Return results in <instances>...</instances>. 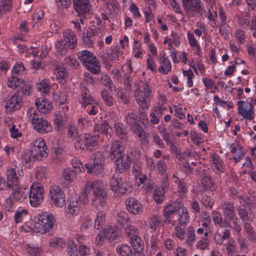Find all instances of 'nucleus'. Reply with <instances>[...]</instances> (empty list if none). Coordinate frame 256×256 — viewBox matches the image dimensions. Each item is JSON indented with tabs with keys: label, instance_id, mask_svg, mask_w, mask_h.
Here are the masks:
<instances>
[{
	"label": "nucleus",
	"instance_id": "f257e3e1",
	"mask_svg": "<svg viewBox=\"0 0 256 256\" xmlns=\"http://www.w3.org/2000/svg\"><path fill=\"white\" fill-rule=\"evenodd\" d=\"M90 190H92V204L95 207H104L106 204L108 196L104 190L103 184L101 182L98 180L88 182L86 185L84 192L80 196V198L85 199L88 198Z\"/></svg>",
	"mask_w": 256,
	"mask_h": 256
},
{
	"label": "nucleus",
	"instance_id": "f03ea898",
	"mask_svg": "<svg viewBox=\"0 0 256 256\" xmlns=\"http://www.w3.org/2000/svg\"><path fill=\"white\" fill-rule=\"evenodd\" d=\"M26 116L29 118L33 128L38 132L45 134L52 130V127L50 124L34 108H28Z\"/></svg>",
	"mask_w": 256,
	"mask_h": 256
},
{
	"label": "nucleus",
	"instance_id": "7ed1b4c3",
	"mask_svg": "<svg viewBox=\"0 0 256 256\" xmlns=\"http://www.w3.org/2000/svg\"><path fill=\"white\" fill-rule=\"evenodd\" d=\"M77 46V38L74 32L67 30L64 32L63 38L56 44V51L61 55L68 54L70 50H72Z\"/></svg>",
	"mask_w": 256,
	"mask_h": 256
},
{
	"label": "nucleus",
	"instance_id": "20e7f679",
	"mask_svg": "<svg viewBox=\"0 0 256 256\" xmlns=\"http://www.w3.org/2000/svg\"><path fill=\"white\" fill-rule=\"evenodd\" d=\"M78 57L86 68L94 74L100 72V64L96 56L88 50H83L78 52Z\"/></svg>",
	"mask_w": 256,
	"mask_h": 256
},
{
	"label": "nucleus",
	"instance_id": "39448f33",
	"mask_svg": "<svg viewBox=\"0 0 256 256\" xmlns=\"http://www.w3.org/2000/svg\"><path fill=\"white\" fill-rule=\"evenodd\" d=\"M99 137V134L92 136L85 134L76 140L74 147L78 150H82L89 152L95 150L98 148Z\"/></svg>",
	"mask_w": 256,
	"mask_h": 256
},
{
	"label": "nucleus",
	"instance_id": "423d86ee",
	"mask_svg": "<svg viewBox=\"0 0 256 256\" xmlns=\"http://www.w3.org/2000/svg\"><path fill=\"white\" fill-rule=\"evenodd\" d=\"M182 8L189 17L200 14L202 16L206 13L204 4L200 0H182Z\"/></svg>",
	"mask_w": 256,
	"mask_h": 256
},
{
	"label": "nucleus",
	"instance_id": "0eeeda50",
	"mask_svg": "<svg viewBox=\"0 0 256 256\" xmlns=\"http://www.w3.org/2000/svg\"><path fill=\"white\" fill-rule=\"evenodd\" d=\"M105 158L102 152H96L91 156L88 163L86 164L84 166L88 174H99L104 169Z\"/></svg>",
	"mask_w": 256,
	"mask_h": 256
},
{
	"label": "nucleus",
	"instance_id": "6e6552de",
	"mask_svg": "<svg viewBox=\"0 0 256 256\" xmlns=\"http://www.w3.org/2000/svg\"><path fill=\"white\" fill-rule=\"evenodd\" d=\"M110 189L112 191L122 195L128 194L132 190V184L128 182H122L119 174H114L110 179Z\"/></svg>",
	"mask_w": 256,
	"mask_h": 256
},
{
	"label": "nucleus",
	"instance_id": "1a4fd4ad",
	"mask_svg": "<svg viewBox=\"0 0 256 256\" xmlns=\"http://www.w3.org/2000/svg\"><path fill=\"white\" fill-rule=\"evenodd\" d=\"M30 204L34 207H38L42 202L44 189L40 184L34 183L29 190Z\"/></svg>",
	"mask_w": 256,
	"mask_h": 256
},
{
	"label": "nucleus",
	"instance_id": "9d476101",
	"mask_svg": "<svg viewBox=\"0 0 256 256\" xmlns=\"http://www.w3.org/2000/svg\"><path fill=\"white\" fill-rule=\"evenodd\" d=\"M49 196L56 206L62 208L65 204V194L60 186H50L49 188Z\"/></svg>",
	"mask_w": 256,
	"mask_h": 256
},
{
	"label": "nucleus",
	"instance_id": "9b49d317",
	"mask_svg": "<svg viewBox=\"0 0 256 256\" xmlns=\"http://www.w3.org/2000/svg\"><path fill=\"white\" fill-rule=\"evenodd\" d=\"M44 140L42 138L37 139L33 142L30 151L36 160H40L48 156Z\"/></svg>",
	"mask_w": 256,
	"mask_h": 256
},
{
	"label": "nucleus",
	"instance_id": "f8f14e48",
	"mask_svg": "<svg viewBox=\"0 0 256 256\" xmlns=\"http://www.w3.org/2000/svg\"><path fill=\"white\" fill-rule=\"evenodd\" d=\"M54 222L55 219L54 216L48 212L40 214L38 217V228H41L44 233L51 229Z\"/></svg>",
	"mask_w": 256,
	"mask_h": 256
},
{
	"label": "nucleus",
	"instance_id": "ddd939ff",
	"mask_svg": "<svg viewBox=\"0 0 256 256\" xmlns=\"http://www.w3.org/2000/svg\"><path fill=\"white\" fill-rule=\"evenodd\" d=\"M73 4L78 16L86 18L90 9L89 0H73Z\"/></svg>",
	"mask_w": 256,
	"mask_h": 256
},
{
	"label": "nucleus",
	"instance_id": "4468645a",
	"mask_svg": "<svg viewBox=\"0 0 256 256\" xmlns=\"http://www.w3.org/2000/svg\"><path fill=\"white\" fill-rule=\"evenodd\" d=\"M180 206L175 203L166 206L163 210L164 222L166 224H170L174 216L180 213Z\"/></svg>",
	"mask_w": 256,
	"mask_h": 256
},
{
	"label": "nucleus",
	"instance_id": "2eb2a0df",
	"mask_svg": "<svg viewBox=\"0 0 256 256\" xmlns=\"http://www.w3.org/2000/svg\"><path fill=\"white\" fill-rule=\"evenodd\" d=\"M128 211L134 215L141 214L143 212V207L140 202L134 198H126L125 202Z\"/></svg>",
	"mask_w": 256,
	"mask_h": 256
},
{
	"label": "nucleus",
	"instance_id": "dca6fc26",
	"mask_svg": "<svg viewBox=\"0 0 256 256\" xmlns=\"http://www.w3.org/2000/svg\"><path fill=\"white\" fill-rule=\"evenodd\" d=\"M22 98L20 96L14 94L6 101L4 106L6 112H12L19 110L22 106Z\"/></svg>",
	"mask_w": 256,
	"mask_h": 256
},
{
	"label": "nucleus",
	"instance_id": "f3484780",
	"mask_svg": "<svg viewBox=\"0 0 256 256\" xmlns=\"http://www.w3.org/2000/svg\"><path fill=\"white\" fill-rule=\"evenodd\" d=\"M245 104H246V102L243 100H239L238 102V114L244 118L248 120H252L254 118L253 116L254 112L252 111L254 106L252 104H249V108L248 110H247L248 108V104L246 103V104L244 105Z\"/></svg>",
	"mask_w": 256,
	"mask_h": 256
},
{
	"label": "nucleus",
	"instance_id": "a211bd4d",
	"mask_svg": "<svg viewBox=\"0 0 256 256\" xmlns=\"http://www.w3.org/2000/svg\"><path fill=\"white\" fill-rule=\"evenodd\" d=\"M116 168L120 173L126 172L128 170L131 164L130 157L128 155L124 154L120 158L114 160Z\"/></svg>",
	"mask_w": 256,
	"mask_h": 256
},
{
	"label": "nucleus",
	"instance_id": "6ab92c4d",
	"mask_svg": "<svg viewBox=\"0 0 256 256\" xmlns=\"http://www.w3.org/2000/svg\"><path fill=\"white\" fill-rule=\"evenodd\" d=\"M97 30L96 28H88L86 33H82L81 37L84 44L86 47L91 48L95 40H96V34Z\"/></svg>",
	"mask_w": 256,
	"mask_h": 256
},
{
	"label": "nucleus",
	"instance_id": "aec40b11",
	"mask_svg": "<svg viewBox=\"0 0 256 256\" xmlns=\"http://www.w3.org/2000/svg\"><path fill=\"white\" fill-rule=\"evenodd\" d=\"M68 118V114H64L62 112H58L56 114L54 121V127L56 131L62 132L64 130Z\"/></svg>",
	"mask_w": 256,
	"mask_h": 256
},
{
	"label": "nucleus",
	"instance_id": "412c9836",
	"mask_svg": "<svg viewBox=\"0 0 256 256\" xmlns=\"http://www.w3.org/2000/svg\"><path fill=\"white\" fill-rule=\"evenodd\" d=\"M13 190L12 196L14 199L19 202H23L26 198L29 192L27 188H23L16 186H11Z\"/></svg>",
	"mask_w": 256,
	"mask_h": 256
},
{
	"label": "nucleus",
	"instance_id": "4be33fe9",
	"mask_svg": "<svg viewBox=\"0 0 256 256\" xmlns=\"http://www.w3.org/2000/svg\"><path fill=\"white\" fill-rule=\"evenodd\" d=\"M222 207L224 218L228 220H238L234 203L226 202L222 204Z\"/></svg>",
	"mask_w": 256,
	"mask_h": 256
},
{
	"label": "nucleus",
	"instance_id": "5701e85b",
	"mask_svg": "<svg viewBox=\"0 0 256 256\" xmlns=\"http://www.w3.org/2000/svg\"><path fill=\"white\" fill-rule=\"evenodd\" d=\"M124 146L122 142L116 140L114 142L111 146L109 153V157L110 160H114L116 158H120L123 155Z\"/></svg>",
	"mask_w": 256,
	"mask_h": 256
},
{
	"label": "nucleus",
	"instance_id": "b1692460",
	"mask_svg": "<svg viewBox=\"0 0 256 256\" xmlns=\"http://www.w3.org/2000/svg\"><path fill=\"white\" fill-rule=\"evenodd\" d=\"M130 240L136 256H144L142 251L144 250V244L141 238L138 235L134 238H130Z\"/></svg>",
	"mask_w": 256,
	"mask_h": 256
},
{
	"label": "nucleus",
	"instance_id": "393cba45",
	"mask_svg": "<svg viewBox=\"0 0 256 256\" xmlns=\"http://www.w3.org/2000/svg\"><path fill=\"white\" fill-rule=\"evenodd\" d=\"M237 210L240 218L243 222L252 221L254 218L251 208H244L240 206L238 208Z\"/></svg>",
	"mask_w": 256,
	"mask_h": 256
},
{
	"label": "nucleus",
	"instance_id": "a878e982",
	"mask_svg": "<svg viewBox=\"0 0 256 256\" xmlns=\"http://www.w3.org/2000/svg\"><path fill=\"white\" fill-rule=\"evenodd\" d=\"M82 202L81 200L77 199L76 197H72L68 206L67 210L72 214H77L79 212Z\"/></svg>",
	"mask_w": 256,
	"mask_h": 256
},
{
	"label": "nucleus",
	"instance_id": "bb28decb",
	"mask_svg": "<svg viewBox=\"0 0 256 256\" xmlns=\"http://www.w3.org/2000/svg\"><path fill=\"white\" fill-rule=\"evenodd\" d=\"M104 236L112 242L118 236L119 232L115 226H108L104 228L102 230Z\"/></svg>",
	"mask_w": 256,
	"mask_h": 256
},
{
	"label": "nucleus",
	"instance_id": "cd10ccee",
	"mask_svg": "<svg viewBox=\"0 0 256 256\" xmlns=\"http://www.w3.org/2000/svg\"><path fill=\"white\" fill-rule=\"evenodd\" d=\"M7 185L6 186L10 188L11 186L18 185V178L14 169L10 168L6 170Z\"/></svg>",
	"mask_w": 256,
	"mask_h": 256
},
{
	"label": "nucleus",
	"instance_id": "c85d7f7f",
	"mask_svg": "<svg viewBox=\"0 0 256 256\" xmlns=\"http://www.w3.org/2000/svg\"><path fill=\"white\" fill-rule=\"evenodd\" d=\"M116 93V96L118 101L124 104H128L130 102V96L122 88H116L113 89Z\"/></svg>",
	"mask_w": 256,
	"mask_h": 256
},
{
	"label": "nucleus",
	"instance_id": "c756f323",
	"mask_svg": "<svg viewBox=\"0 0 256 256\" xmlns=\"http://www.w3.org/2000/svg\"><path fill=\"white\" fill-rule=\"evenodd\" d=\"M125 119L126 123L129 125L132 130H138L140 128V125L138 123V116L134 112L128 113Z\"/></svg>",
	"mask_w": 256,
	"mask_h": 256
},
{
	"label": "nucleus",
	"instance_id": "7c9ffc66",
	"mask_svg": "<svg viewBox=\"0 0 256 256\" xmlns=\"http://www.w3.org/2000/svg\"><path fill=\"white\" fill-rule=\"evenodd\" d=\"M80 102L85 108H86L90 104H92L94 102L92 96L90 95L88 89L84 88L82 90Z\"/></svg>",
	"mask_w": 256,
	"mask_h": 256
},
{
	"label": "nucleus",
	"instance_id": "2f4dec72",
	"mask_svg": "<svg viewBox=\"0 0 256 256\" xmlns=\"http://www.w3.org/2000/svg\"><path fill=\"white\" fill-rule=\"evenodd\" d=\"M55 72L58 82L62 84H66L68 80V73L66 70L62 66L58 67L56 69Z\"/></svg>",
	"mask_w": 256,
	"mask_h": 256
},
{
	"label": "nucleus",
	"instance_id": "473e14b6",
	"mask_svg": "<svg viewBox=\"0 0 256 256\" xmlns=\"http://www.w3.org/2000/svg\"><path fill=\"white\" fill-rule=\"evenodd\" d=\"M35 104L38 110L36 111L39 112L40 114L41 113L46 114L52 108L48 102L45 100H40V98L37 99Z\"/></svg>",
	"mask_w": 256,
	"mask_h": 256
},
{
	"label": "nucleus",
	"instance_id": "72a5a7b5",
	"mask_svg": "<svg viewBox=\"0 0 256 256\" xmlns=\"http://www.w3.org/2000/svg\"><path fill=\"white\" fill-rule=\"evenodd\" d=\"M51 87L50 82L48 78H44L39 80L36 84V90L40 92L47 94L49 92Z\"/></svg>",
	"mask_w": 256,
	"mask_h": 256
},
{
	"label": "nucleus",
	"instance_id": "f704fd0d",
	"mask_svg": "<svg viewBox=\"0 0 256 256\" xmlns=\"http://www.w3.org/2000/svg\"><path fill=\"white\" fill-rule=\"evenodd\" d=\"M160 66L158 69L160 72H162L164 74H168V72L171 71V63L168 58L161 56L160 58Z\"/></svg>",
	"mask_w": 256,
	"mask_h": 256
},
{
	"label": "nucleus",
	"instance_id": "c9c22d12",
	"mask_svg": "<svg viewBox=\"0 0 256 256\" xmlns=\"http://www.w3.org/2000/svg\"><path fill=\"white\" fill-rule=\"evenodd\" d=\"M116 251L120 256H136L132 254V251L130 246L122 244L117 246Z\"/></svg>",
	"mask_w": 256,
	"mask_h": 256
},
{
	"label": "nucleus",
	"instance_id": "e433bc0d",
	"mask_svg": "<svg viewBox=\"0 0 256 256\" xmlns=\"http://www.w3.org/2000/svg\"><path fill=\"white\" fill-rule=\"evenodd\" d=\"M200 176L202 177L201 182L203 186L206 189L212 190L214 182L210 174L206 170H203Z\"/></svg>",
	"mask_w": 256,
	"mask_h": 256
},
{
	"label": "nucleus",
	"instance_id": "4c0bfd02",
	"mask_svg": "<svg viewBox=\"0 0 256 256\" xmlns=\"http://www.w3.org/2000/svg\"><path fill=\"white\" fill-rule=\"evenodd\" d=\"M22 160L25 164L26 166L29 167L36 160L33 156L30 150H26L22 154Z\"/></svg>",
	"mask_w": 256,
	"mask_h": 256
},
{
	"label": "nucleus",
	"instance_id": "58836bf2",
	"mask_svg": "<svg viewBox=\"0 0 256 256\" xmlns=\"http://www.w3.org/2000/svg\"><path fill=\"white\" fill-rule=\"evenodd\" d=\"M135 96L137 102L142 109L148 108L150 102L149 100L150 98H146L144 96H143L142 92H138Z\"/></svg>",
	"mask_w": 256,
	"mask_h": 256
},
{
	"label": "nucleus",
	"instance_id": "ea45409f",
	"mask_svg": "<svg viewBox=\"0 0 256 256\" xmlns=\"http://www.w3.org/2000/svg\"><path fill=\"white\" fill-rule=\"evenodd\" d=\"M130 220L128 214L125 212H120L116 214L117 224L120 227H123Z\"/></svg>",
	"mask_w": 256,
	"mask_h": 256
},
{
	"label": "nucleus",
	"instance_id": "a19ab883",
	"mask_svg": "<svg viewBox=\"0 0 256 256\" xmlns=\"http://www.w3.org/2000/svg\"><path fill=\"white\" fill-rule=\"evenodd\" d=\"M109 128L110 126L108 122L105 120L101 124H96L94 127V130L95 131L98 132H100V134H98L100 135V134L108 137Z\"/></svg>",
	"mask_w": 256,
	"mask_h": 256
},
{
	"label": "nucleus",
	"instance_id": "79ce46f5",
	"mask_svg": "<svg viewBox=\"0 0 256 256\" xmlns=\"http://www.w3.org/2000/svg\"><path fill=\"white\" fill-rule=\"evenodd\" d=\"M67 129L68 136L72 140L76 139L77 140L80 136H82L79 134L77 126L75 124H70L68 125Z\"/></svg>",
	"mask_w": 256,
	"mask_h": 256
},
{
	"label": "nucleus",
	"instance_id": "37998d69",
	"mask_svg": "<svg viewBox=\"0 0 256 256\" xmlns=\"http://www.w3.org/2000/svg\"><path fill=\"white\" fill-rule=\"evenodd\" d=\"M114 128L116 133L122 139L127 134V130L123 124L120 122L116 123L114 124Z\"/></svg>",
	"mask_w": 256,
	"mask_h": 256
},
{
	"label": "nucleus",
	"instance_id": "c03bdc74",
	"mask_svg": "<svg viewBox=\"0 0 256 256\" xmlns=\"http://www.w3.org/2000/svg\"><path fill=\"white\" fill-rule=\"evenodd\" d=\"M62 176L66 181L72 182L76 179L77 174L69 168L63 170Z\"/></svg>",
	"mask_w": 256,
	"mask_h": 256
},
{
	"label": "nucleus",
	"instance_id": "a18cd8bd",
	"mask_svg": "<svg viewBox=\"0 0 256 256\" xmlns=\"http://www.w3.org/2000/svg\"><path fill=\"white\" fill-rule=\"evenodd\" d=\"M100 94L106 105L108 106H111L114 105V98L106 89H104L102 90L100 92Z\"/></svg>",
	"mask_w": 256,
	"mask_h": 256
},
{
	"label": "nucleus",
	"instance_id": "49530a36",
	"mask_svg": "<svg viewBox=\"0 0 256 256\" xmlns=\"http://www.w3.org/2000/svg\"><path fill=\"white\" fill-rule=\"evenodd\" d=\"M24 80L19 78L16 76H12L10 77L7 82L8 86L12 89H16L18 87H20L21 83L23 82Z\"/></svg>",
	"mask_w": 256,
	"mask_h": 256
},
{
	"label": "nucleus",
	"instance_id": "de8ad7c7",
	"mask_svg": "<svg viewBox=\"0 0 256 256\" xmlns=\"http://www.w3.org/2000/svg\"><path fill=\"white\" fill-rule=\"evenodd\" d=\"M100 82L106 87L108 88L110 91H112V88H116V86L114 84L110 76L108 74H102Z\"/></svg>",
	"mask_w": 256,
	"mask_h": 256
},
{
	"label": "nucleus",
	"instance_id": "09e8293b",
	"mask_svg": "<svg viewBox=\"0 0 256 256\" xmlns=\"http://www.w3.org/2000/svg\"><path fill=\"white\" fill-rule=\"evenodd\" d=\"M124 232L125 234L130 238L138 236L139 231L135 226L128 224L124 229Z\"/></svg>",
	"mask_w": 256,
	"mask_h": 256
},
{
	"label": "nucleus",
	"instance_id": "8fccbe9b",
	"mask_svg": "<svg viewBox=\"0 0 256 256\" xmlns=\"http://www.w3.org/2000/svg\"><path fill=\"white\" fill-rule=\"evenodd\" d=\"M178 214V223L180 225L184 226L189 222L190 216L186 208H182V212Z\"/></svg>",
	"mask_w": 256,
	"mask_h": 256
},
{
	"label": "nucleus",
	"instance_id": "3c124183",
	"mask_svg": "<svg viewBox=\"0 0 256 256\" xmlns=\"http://www.w3.org/2000/svg\"><path fill=\"white\" fill-rule=\"evenodd\" d=\"M235 244L234 240L232 238H231L228 240V242L224 244V246H226V251L228 256H232L235 252L236 249Z\"/></svg>",
	"mask_w": 256,
	"mask_h": 256
},
{
	"label": "nucleus",
	"instance_id": "603ef678",
	"mask_svg": "<svg viewBox=\"0 0 256 256\" xmlns=\"http://www.w3.org/2000/svg\"><path fill=\"white\" fill-rule=\"evenodd\" d=\"M196 240L195 230L192 226L188 228V233L186 235V244L189 246H192Z\"/></svg>",
	"mask_w": 256,
	"mask_h": 256
},
{
	"label": "nucleus",
	"instance_id": "864d4df0",
	"mask_svg": "<svg viewBox=\"0 0 256 256\" xmlns=\"http://www.w3.org/2000/svg\"><path fill=\"white\" fill-rule=\"evenodd\" d=\"M50 246L52 247L64 248L66 246V243L64 240L60 238L54 237L51 238L49 240Z\"/></svg>",
	"mask_w": 256,
	"mask_h": 256
},
{
	"label": "nucleus",
	"instance_id": "5fc2aeb1",
	"mask_svg": "<svg viewBox=\"0 0 256 256\" xmlns=\"http://www.w3.org/2000/svg\"><path fill=\"white\" fill-rule=\"evenodd\" d=\"M122 52L120 51V49L118 47H114L113 48L110 50L108 53V56L112 60H118L119 57L122 56Z\"/></svg>",
	"mask_w": 256,
	"mask_h": 256
},
{
	"label": "nucleus",
	"instance_id": "6e6d98bb",
	"mask_svg": "<svg viewBox=\"0 0 256 256\" xmlns=\"http://www.w3.org/2000/svg\"><path fill=\"white\" fill-rule=\"evenodd\" d=\"M47 174L46 168L44 167H38L36 171V176L40 180H46Z\"/></svg>",
	"mask_w": 256,
	"mask_h": 256
},
{
	"label": "nucleus",
	"instance_id": "4d7b16f0",
	"mask_svg": "<svg viewBox=\"0 0 256 256\" xmlns=\"http://www.w3.org/2000/svg\"><path fill=\"white\" fill-rule=\"evenodd\" d=\"M201 202L203 204L204 206L208 209H211L214 204V200L211 197L206 194L202 196V198L201 200Z\"/></svg>",
	"mask_w": 256,
	"mask_h": 256
},
{
	"label": "nucleus",
	"instance_id": "13d9d810",
	"mask_svg": "<svg viewBox=\"0 0 256 256\" xmlns=\"http://www.w3.org/2000/svg\"><path fill=\"white\" fill-rule=\"evenodd\" d=\"M28 214L26 210L20 209L18 210L14 214V220L16 223H19L22 221L24 218H25Z\"/></svg>",
	"mask_w": 256,
	"mask_h": 256
},
{
	"label": "nucleus",
	"instance_id": "bf43d9fd",
	"mask_svg": "<svg viewBox=\"0 0 256 256\" xmlns=\"http://www.w3.org/2000/svg\"><path fill=\"white\" fill-rule=\"evenodd\" d=\"M211 162L212 163V167L215 168L216 172H222V166L220 162V158L216 155L211 156Z\"/></svg>",
	"mask_w": 256,
	"mask_h": 256
},
{
	"label": "nucleus",
	"instance_id": "052dcab7",
	"mask_svg": "<svg viewBox=\"0 0 256 256\" xmlns=\"http://www.w3.org/2000/svg\"><path fill=\"white\" fill-rule=\"evenodd\" d=\"M31 86L30 85L26 84L24 80L22 83H21L20 86L19 87V89L18 90V92L20 93V92L26 96H28L30 93Z\"/></svg>",
	"mask_w": 256,
	"mask_h": 256
},
{
	"label": "nucleus",
	"instance_id": "680f3d73",
	"mask_svg": "<svg viewBox=\"0 0 256 256\" xmlns=\"http://www.w3.org/2000/svg\"><path fill=\"white\" fill-rule=\"evenodd\" d=\"M26 68L22 62H18L14 65L12 72L13 74H22L24 73Z\"/></svg>",
	"mask_w": 256,
	"mask_h": 256
},
{
	"label": "nucleus",
	"instance_id": "e2e57ef3",
	"mask_svg": "<svg viewBox=\"0 0 256 256\" xmlns=\"http://www.w3.org/2000/svg\"><path fill=\"white\" fill-rule=\"evenodd\" d=\"M212 220L216 225L219 226L222 224V218L221 214L218 211L213 210L212 212Z\"/></svg>",
	"mask_w": 256,
	"mask_h": 256
},
{
	"label": "nucleus",
	"instance_id": "0e129e2a",
	"mask_svg": "<svg viewBox=\"0 0 256 256\" xmlns=\"http://www.w3.org/2000/svg\"><path fill=\"white\" fill-rule=\"evenodd\" d=\"M178 188L179 196L182 198L184 197L188 192L186 184L183 181L180 180Z\"/></svg>",
	"mask_w": 256,
	"mask_h": 256
},
{
	"label": "nucleus",
	"instance_id": "69168bd1",
	"mask_svg": "<svg viewBox=\"0 0 256 256\" xmlns=\"http://www.w3.org/2000/svg\"><path fill=\"white\" fill-rule=\"evenodd\" d=\"M68 251L70 256H78L76 246L72 242H68Z\"/></svg>",
	"mask_w": 256,
	"mask_h": 256
},
{
	"label": "nucleus",
	"instance_id": "338daca9",
	"mask_svg": "<svg viewBox=\"0 0 256 256\" xmlns=\"http://www.w3.org/2000/svg\"><path fill=\"white\" fill-rule=\"evenodd\" d=\"M72 168H70L74 170V172H76L77 174L80 172L82 170H84L83 165L79 160H74L72 162Z\"/></svg>",
	"mask_w": 256,
	"mask_h": 256
},
{
	"label": "nucleus",
	"instance_id": "774afa93",
	"mask_svg": "<svg viewBox=\"0 0 256 256\" xmlns=\"http://www.w3.org/2000/svg\"><path fill=\"white\" fill-rule=\"evenodd\" d=\"M92 220L90 216H85L82 222L81 230H87L89 227L92 226Z\"/></svg>",
	"mask_w": 256,
	"mask_h": 256
}]
</instances>
